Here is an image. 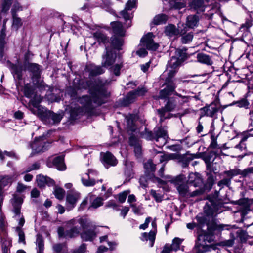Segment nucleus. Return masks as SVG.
Masks as SVG:
<instances>
[{"label":"nucleus","mask_w":253,"mask_h":253,"mask_svg":"<svg viewBox=\"0 0 253 253\" xmlns=\"http://www.w3.org/2000/svg\"><path fill=\"white\" fill-rule=\"evenodd\" d=\"M108 84L109 83L107 81L103 82L100 80L93 85L88 83L84 84V83H82V86H79L77 89L78 90L82 88H86L88 86L91 96H84L80 99V102L82 106L81 108L77 109L76 115L81 113H91L94 107L104 103V98L107 97L109 94L106 91L105 86Z\"/></svg>","instance_id":"f257e3e1"},{"label":"nucleus","mask_w":253,"mask_h":253,"mask_svg":"<svg viewBox=\"0 0 253 253\" xmlns=\"http://www.w3.org/2000/svg\"><path fill=\"white\" fill-rule=\"evenodd\" d=\"M187 58L186 50L177 49L176 50L175 55L171 58L167 66L166 72L168 74V80L171 79L174 76L178 67Z\"/></svg>","instance_id":"f03ea898"},{"label":"nucleus","mask_w":253,"mask_h":253,"mask_svg":"<svg viewBox=\"0 0 253 253\" xmlns=\"http://www.w3.org/2000/svg\"><path fill=\"white\" fill-rule=\"evenodd\" d=\"M232 230L230 233L231 239L227 241V245L231 246L234 243L236 238H239L241 242H245L247 240V235L245 232L243 231L240 228H237L235 225H230L227 224H215L214 225V230L219 231L223 230Z\"/></svg>","instance_id":"7ed1b4c3"},{"label":"nucleus","mask_w":253,"mask_h":253,"mask_svg":"<svg viewBox=\"0 0 253 253\" xmlns=\"http://www.w3.org/2000/svg\"><path fill=\"white\" fill-rule=\"evenodd\" d=\"M213 240V235L205 232L198 236L193 249L194 253H207L212 248L210 243Z\"/></svg>","instance_id":"20e7f679"},{"label":"nucleus","mask_w":253,"mask_h":253,"mask_svg":"<svg viewBox=\"0 0 253 253\" xmlns=\"http://www.w3.org/2000/svg\"><path fill=\"white\" fill-rule=\"evenodd\" d=\"M67 225L71 229L67 231L65 236L73 237L78 235L80 232V227L85 230L90 225V221L86 218H80L78 219H72L68 222Z\"/></svg>","instance_id":"39448f33"},{"label":"nucleus","mask_w":253,"mask_h":253,"mask_svg":"<svg viewBox=\"0 0 253 253\" xmlns=\"http://www.w3.org/2000/svg\"><path fill=\"white\" fill-rule=\"evenodd\" d=\"M111 25L115 35L112 38L111 44L114 49L117 50L121 49V47L123 45L124 41L122 38L117 36H124L125 31L124 30L122 25L119 22H111Z\"/></svg>","instance_id":"423d86ee"},{"label":"nucleus","mask_w":253,"mask_h":253,"mask_svg":"<svg viewBox=\"0 0 253 253\" xmlns=\"http://www.w3.org/2000/svg\"><path fill=\"white\" fill-rule=\"evenodd\" d=\"M49 146V143L44 136H40L35 138L30 145V148L32 149L31 156H32L44 152Z\"/></svg>","instance_id":"0eeeda50"},{"label":"nucleus","mask_w":253,"mask_h":253,"mask_svg":"<svg viewBox=\"0 0 253 253\" xmlns=\"http://www.w3.org/2000/svg\"><path fill=\"white\" fill-rule=\"evenodd\" d=\"M148 134L150 136L147 138L148 139H155L156 141L159 143L157 145L160 147L164 146L167 143L168 138L167 131L166 128L164 127H158L157 130L154 131V135L151 132L148 133Z\"/></svg>","instance_id":"6e6552de"},{"label":"nucleus","mask_w":253,"mask_h":253,"mask_svg":"<svg viewBox=\"0 0 253 253\" xmlns=\"http://www.w3.org/2000/svg\"><path fill=\"white\" fill-rule=\"evenodd\" d=\"M136 5V1L135 0H129L126 4L125 9L120 13L121 16L126 21H129L128 24H126V27H129L131 26L130 20L133 17L132 12H131L133 8H135Z\"/></svg>","instance_id":"1a4fd4ad"},{"label":"nucleus","mask_w":253,"mask_h":253,"mask_svg":"<svg viewBox=\"0 0 253 253\" xmlns=\"http://www.w3.org/2000/svg\"><path fill=\"white\" fill-rule=\"evenodd\" d=\"M187 30V28L183 24H178L177 28L175 25L170 24L165 27L164 32L167 36L171 37L178 34H185Z\"/></svg>","instance_id":"9d476101"},{"label":"nucleus","mask_w":253,"mask_h":253,"mask_svg":"<svg viewBox=\"0 0 253 253\" xmlns=\"http://www.w3.org/2000/svg\"><path fill=\"white\" fill-rule=\"evenodd\" d=\"M154 35L152 33H148L143 37L141 40V45L150 50H156L159 47V44L153 41Z\"/></svg>","instance_id":"9b49d317"},{"label":"nucleus","mask_w":253,"mask_h":253,"mask_svg":"<svg viewBox=\"0 0 253 253\" xmlns=\"http://www.w3.org/2000/svg\"><path fill=\"white\" fill-rule=\"evenodd\" d=\"M106 52L102 56L101 65L104 67H109L115 62L116 54L108 47H106Z\"/></svg>","instance_id":"f8f14e48"},{"label":"nucleus","mask_w":253,"mask_h":253,"mask_svg":"<svg viewBox=\"0 0 253 253\" xmlns=\"http://www.w3.org/2000/svg\"><path fill=\"white\" fill-rule=\"evenodd\" d=\"M151 226L152 229L149 233H142L140 237L141 240L143 241H149L150 247H152L154 245L157 233V224L155 219L152 222Z\"/></svg>","instance_id":"ddd939ff"},{"label":"nucleus","mask_w":253,"mask_h":253,"mask_svg":"<svg viewBox=\"0 0 253 253\" xmlns=\"http://www.w3.org/2000/svg\"><path fill=\"white\" fill-rule=\"evenodd\" d=\"M97 172L92 169L88 170V172L83 174L82 177V183L85 186H92L96 182Z\"/></svg>","instance_id":"4468645a"},{"label":"nucleus","mask_w":253,"mask_h":253,"mask_svg":"<svg viewBox=\"0 0 253 253\" xmlns=\"http://www.w3.org/2000/svg\"><path fill=\"white\" fill-rule=\"evenodd\" d=\"M146 92V89L143 87H139L135 90L130 91L126 97L124 104L127 105L133 102L137 97L144 95Z\"/></svg>","instance_id":"2eb2a0df"},{"label":"nucleus","mask_w":253,"mask_h":253,"mask_svg":"<svg viewBox=\"0 0 253 253\" xmlns=\"http://www.w3.org/2000/svg\"><path fill=\"white\" fill-rule=\"evenodd\" d=\"M191 187L188 186L187 184H180L177 187V189L180 195L186 198L197 196L201 193V192L198 190L191 192Z\"/></svg>","instance_id":"dca6fc26"},{"label":"nucleus","mask_w":253,"mask_h":253,"mask_svg":"<svg viewBox=\"0 0 253 253\" xmlns=\"http://www.w3.org/2000/svg\"><path fill=\"white\" fill-rule=\"evenodd\" d=\"M219 206L212 201H209L204 206V212L207 216H214L222 211L219 210Z\"/></svg>","instance_id":"f3484780"},{"label":"nucleus","mask_w":253,"mask_h":253,"mask_svg":"<svg viewBox=\"0 0 253 253\" xmlns=\"http://www.w3.org/2000/svg\"><path fill=\"white\" fill-rule=\"evenodd\" d=\"M100 159L101 162L105 167H108L110 166H115L117 163L116 159L109 152L101 153Z\"/></svg>","instance_id":"a211bd4d"},{"label":"nucleus","mask_w":253,"mask_h":253,"mask_svg":"<svg viewBox=\"0 0 253 253\" xmlns=\"http://www.w3.org/2000/svg\"><path fill=\"white\" fill-rule=\"evenodd\" d=\"M171 79H169L168 80V78L166 79V82L167 85V86L164 89L161 90L160 92V97L161 98H165L171 95L174 91L176 86L173 83L171 82Z\"/></svg>","instance_id":"6ab92c4d"},{"label":"nucleus","mask_w":253,"mask_h":253,"mask_svg":"<svg viewBox=\"0 0 253 253\" xmlns=\"http://www.w3.org/2000/svg\"><path fill=\"white\" fill-rule=\"evenodd\" d=\"M16 177L17 176L15 174L13 175L0 176V196L1 197L2 196L3 198V196L1 194V191L2 189L11 185L12 182L16 180Z\"/></svg>","instance_id":"aec40b11"},{"label":"nucleus","mask_w":253,"mask_h":253,"mask_svg":"<svg viewBox=\"0 0 253 253\" xmlns=\"http://www.w3.org/2000/svg\"><path fill=\"white\" fill-rule=\"evenodd\" d=\"M30 110L31 112L39 116L42 119L45 120L48 114V111L41 105H38L35 106H31Z\"/></svg>","instance_id":"412c9836"},{"label":"nucleus","mask_w":253,"mask_h":253,"mask_svg":"<svg viewBox=\"0 0 253 253\" xmlns=\"http://www.w3.org/2000/svg\"><path fill=\"white\" fill-rule=\"evenodd\" d=\"M81 234L82 238L85 241H91L96 236L94 226L90 222V225Z\"/></svg>","instance_id":"4be33fe9"},{"label":"nucleus","mask_w":253,"mask_h":253,"mask_svg":"<svg viewBox=\"0 0 253 253\" xmlns=\"http://www.w3.org/2000/svg\"><path fill=\"white\" fill-rule=\"evenodd\" d=\"M79 198L80 194L77 192L68 194L66 197L67 209H72Z\"/></svg>","instance_id":"5701e85b"},{"label":"nucleus","mask_w":253,"mask_h":253,"mask_svg":"<svg viewBox=\"0 0 253 253\" xmlns=\"http://www.w3.org/2000/svg\"><path fill=\"white\" fill-rule=\"evenodd\" d=\"M86 69L89 72L90 76L100 75L105 72L104 69L102 67L92 64L87 65Z\"/></svg>","instance_id":"b1692460"},{"label":"nucleus","mask_w":253,"mask_h":253,"mask_svg":"<svg viewBox=\"0 0 253 253\" xmlns=\"http://www.w3.org/2000/svg\"><path fill=\"white\" fill-rule=\"evenodd\" d=\"M189 5L191 9L196 10L198 13L204 11L206 8L205 4L202 0H192L189 2Z\"/></svg>","instance_id":"393cba45"},{"label":"nucleus","mask_w":253,"mask_h":253,"mask_svg":"<svg viewBox=\"0 0 253 253\" xmlns=\"http://www.w3.org/2000/svg\"><path fill=\"white\" fill-rule=\"evenodd\" d=\"M36 181L38 186L40 188L44 187L46 184L50 185L53 184V181L52 179L42 174L37 176Z\"/></svg>","instance_id":"a878e982"},{"label":"nucleus","mask_w":253,"mask_h":253,"mask_svg":"<svg viewBox=\"0 0 253 253\" xmlns=\"http://www.w3.org/2000/svg\"><path fill=\"white\" fill-rule=\"evenodd\" d=\"M197 60L198 62L208 66L212 65L213 64L211 58L209 55L203 53H199L197 54Z\"/></svg>","instance_id":"bb28decb"},{"label":"nucleus","mask_w":253,"mask_h":253,"mask_svg":"<svg viewBox=\"0 0 253 253\" xmlns=\"http://www.w3.org/2000/svg\"><path fill=\"white\" fill-rule=\"evenodd\" d=\"M62 118V116L60 114H55L49 111L45 121H48L50 124H58L60 122Z\"/></svg>","instance_id":"cd10ccee"},{"label":"nucleus","mask_w":253,"mask_h":253,"mask_svg":"<svg viewBox=\"0 0 253 253\" xmlns=\"http://www.w3.org/2000/svg\"><path fill=\"white\" fill-rule=\"evenodd\" d=\"M137 119V115L133 114H130L126 117L127 128L129 130L134 131L136 130L135 122Z\"/></svg>","instance_id":"c85d7f7f"},{"label":"nucleus","mask_w":253,"mask_h":253,"mask_svg":"<svg viewBox=\"0 0 253 253\" xmlns=\"http://www.w3.org/2000/svg\"><path fill=\"white\" fill-rule=\"evenodd\" d=\"M23 203V199L21 197L14 196L12 200V204L13 206V212L16 216L20 213L21 205Z\"/></svg>","instance_id":"c756f323"},{"label":"nucleus","mask_w":253,"mask_h":253,"mask_svg":"<svg viewBox=\"0 0 253 253\" xmlns=\"http://www.w3.org/2000/svg\"><path fill=\"white\" fill-rule=\"evenodd\" d=\"M53 164L59 170H64L66 169L63 156H57L54 158L53 160Z\"/></svg>","instance_id":"7c9ffc66"},{"label":"nucleus","mask_w":253,"mask_h":253,"mask_svg":"<svg viewBox=\"0 0 253 253\" xmlns=\"http://www.w3.org/2000/svg\"><path fill=\"white\" fill-rule=\"evenodd\" d=\"M199 17L196 15H189L187 17L186 25L189 28H192L198 25Z\"/></svg>","instance_id":"2f4dec72"},{"label":"nucleus","mask_w":253,"mask_h":253,"mask_svg":"<svg viewBox=\"0 0 253 253\" xmlns=\"http://www.w3.org/2000/svg\"><path fill=\"white\" fill-rule=\"evenodd\" d=\"M37 253H43L44 242L42 237L38 234L36 240Z\"/></svg>","instance_id":"473e14b6"},{"label":"nucleus","mask_w":253,"mask_h":253,"mask_svg":"<svg viewBox=\"0 0 253 253\" xmlns=\"http://www.w3.org/2000/svg\"><path fill=\"white\" fill-rule=\"evenodd\" d=\"M168 20V16L164 14H160L156 15L153 20L154 24L158 25L165 24Z\"/></svg>","instance_id":"72a5a7b5"},{"label":"nucleus","mask_w":253,"mask_h":253,"mask_svg":"<svg viewBox=\"0 0 253 253\" xmlns=\"http://www.w3.org/2000/svg\"><path fill=\"white\" fill-rule=\"evenodd\" d=\"M183 239L175 237L173 239L171 245H169L170 249L172 251H176L180 249V245L182 243Z\"/></svg>","instance_id":"f704fd0d"},{"label":"nucleus","mask_w":253,"mask_h":253,"mask_svg":"<svg viewBox=\"0 0 253 253\" xmlns=\"http://www.w3.org/2000/svg\"><path fill=\"white\" fill-rule=\"evenodd\" d=\"M174 106L175 105H174L170 101H168L165 108L158 110V112L160 115L161 118L164 116L165 111H170L174 108Z\"/></svg>","instance_id":"c9c22d12"},{"label":"nucleus","mask_w":253,"mask_h":253,"mask_svg":"<svg viewBox=\"0 0 253 253\" xmlns=\"http://www.w3.org/2000/svg\"><path fill=\"white\" fill-rule=\"evenodd\" d=\"M31 67L33 71V80L35 82L36 80H38L40 76V72L39 66L36 64H32Z\"/></svg>","instance_id":"e433bc0d"},{"label":"nucleus","mask_w":253,"mask_h":253,"mask_svg":"<svg viewBox=\"0 0 253 253\" xmlns=\"http://www.w3.org/2000/svg\"><path fill=\"white\" fill-rule=\"evenodd\" d=\"M103 199L100 197H97L95 198L92 202L91 205L89 207L88 209H91L92 208L97 209L98 207L101 206L103 204Z\"/></svg>","instance_id":"4c0bfd02"},{"label":"nucleus","mask_w":253,"mask_h":253,"mask_svg":"<svg viewBox=\"0 0 253 253\" xmlns=\"http://www.w3.org/2000/svg\"><path fill=\"white\" fill-rule=\"evenodd\" d=\"M66 246L65 244H56L53 246V253H64Z\"/></svg>","instance_id":"58836bf2"},{"label":"nucleus","mask_w":253,"mask_h":253,"mask_svg":"<svg viewBox=\"0 0 253 253\" xmlns=\"http://www.w3.org/2000/svg\"><path fill=\"white\" fill-rule=\"evenodd\" d=\"M94 37L98 40L99 42L105 43L108 41V39L104 34L97 32L94 34Z\"/></svg>","instance_id":"ea45409f"},{"label":"nucleus","mask_w":253,"mask_h":253,"mask_svg":"<svg viewBox=\"0 0 253 253\" xmlns=\"http://www.w3.org/2000/svg\"><path fill=\"white\" fill-rule=\"evenodd\" d=\"M6 20L4 21V23L3 25V28L1 30V33L0 34V49H1L3 48L5 41L4 39L5 37V23H6Z\"/></svg>","instance_id":"a19ab883"},{"label":"nucleus","mask_w":253,"mask_h":253,"mask_svg":"<svg viewBox=\"0 0 253 253\" xmlns=\"http://www.w3.org/2000/svg\"><path fill=\"white\" fill-rule=\"evenodd\" d=\"M16 232L18 233L19 236V242L25 244V234L20 227H16L15 228Z\"/></svg>","instance_id":"79ce46f5"},{"label":"nucleus","mask_w":253,"mask_h":253,"mask_svg":"<svg viewBox=\"0 0 253 253\" xmlns=\"http://www.w3.org/2000/svg\"><path fill=\"white\" fill-rule=\"evenodd\" d=\"M144 167L148 172H153L155 170V165L153 164L152 161L150 160L144 164Z\"/></svg>","instance_id":"37998d69"},{"label":"nucleus","mask_w":253,"mask_h":253,"mask_svg":"<svg viewBox=\"0 0 253 253\" xmlns=\"http://www.w3.org/2000/svg\"><path fill=\"white\" fill-rule=\"evenodd\" d=\"M224 173L227 176L232 178L233 176L240 175V169H236L225 171Z\"/></svg>","instance_id":"c03bdc74"},{"label":"nucleus","mask_w":253,"mask_h":253,"mask_svg":"<svg viewBox=\"0 0 253 253\" xmlns=\"http://www.w3.org/2000/svg\"><path fill=\"white\" fill-rule=\"evenodd\" d=\"M182 35L181 42L184 44H186L191 42L193 38V35L192 33H188L186 35L183 34Z\"/></svg>","instance_id":"a18cd8bd"},{"label":"nucleus","mask_w":253,"mask_h":253,"mask_svg":"<svg viewBox=\"0 0 253 253\" xmlns=\"http://www.w3.org/2000/svg\"><path fill=\"white\" fill-rule=\"evenodd\" d=\"M6 155L7 156H9L11 158L18 159V157L16 156V154L13 152H7L5 151L4 152H3L0 149V159L2 160L4 158L5 156Z\"/></svg>","instance_id":"49530a36"},{"label":"nucleus","mask_w":253,"mask_h":253,"mask_svg":"<svg viewBox=\"0 0 253 253\" xmlns=\"http://www.w3.org/2000/svg\"><path fill=\"white\" fill-rule=\"evenodd\" d=\"M54 195L57 199H62L65 195V191L62 188L57 187L54 190Z\"/></svg>","instance_id":"de8ad7c7"},{"label":"nucleus","mask_w":253,"mask_h":253,"mask_svg":"<svg viewBox=\"0 0 253 253\" xmlns=\"http://www.w3.org/2000/svg\"><path fill=\"white\" fill-rule=\"evenodd\" d=\"M203 111L205 112L207 116L212 117L214 114L216 112V109L215 107L208 106L203 108Z\"/></svg>","instance_id":"09e8293b"},{"label":"nucleus","mask_w":253,"mask_h":253,"mask_svg":"<svg viewBox=\"0 0 253 253\" xmlns=\"http://www.w3.org/2000/svg\"><path fill=\"white\" fill-rule=\"evenodd\" d=\"M23 92L26 97L30 98L32 97L34 90L29 84H27L24 87Z\"/></svg>","instance_id":"8fccbe9b"},{"label":"nucleus","mask_w":253,"mask_h":253,"mask_svg":"<svg viewBox=\"0 0 253 253\" xmlns=\"http://www.w3.org/2000/svg\"><path fill=\"white\" fill-rule=\"evenodd\" d=\"M42 101V97L40 95H35L30 101V107L39 105Z\"/></svg>","instance_id":"3c124183"},{"label":"nucleus","mask_w":253,"mask_h":253,"mask_svg":"<svg viewBox=\"0 0 253 253\" xmlns=\"http://www.w3.org/2000/svg\"><path fill=\"white\" fill-rule=\"evenodd\" d=\"M203 184V180L201 178L200 175L198 173L196 178L194 180L193 182H192L190 185V187H199L201 186Z\"/></svg>","instance_id":"603ef678"},{"label":"nucleus","mask_w":253,"mask_h":253,"mask_svg":"<svg viewBox=\"0 0 253 253\" xmlns=\"http://www.w3.org/2000/svg\"><path fill=\"white\" fill-rule=\"evenodd\" d=\"M3 202L2 196H0V228H2L5 226L4 217L1 212V205Z\"/></svg>","instance_id":"864d4df0"},{"label":"nucleus","mask_w":253,"mask_h":253,"mask_svg":"<svg viewBox=\"0 0 253 253\" xmlns=\"http://www.w3.org/2000/svg\"><path fill=\"white\" fill-rule=\"evenodd\" d=\"M12 17H13V25L16 26L17 28L21 26L22 22L20 18L17 17L15 13H13V10H12Z\"/></svg>","instance_id":"5fc2aeb1"},{"label":"nucleus","mask_w":253,"mask_h":253,"mask_svg":"<svg viewBox=\"0 0 253 253\" xmlns=\"http://www.w3.org/2000/svg\"><path fill=\"white\" fill-rule=\"evenodd\" d=\"M253 174V167L248 168L244 170H240V175L243 177L250 176Z\"/></svg>","instance_id":"6e6d98bb"},{"label":"nucleus","mask_w":253,"mask_h":253,"mask_svg":"<svg viewBox=\"0 0 253 253\" xmlns=\"http://www.w3.org/2000/svg\"><path fill=\"white\" fill-rule=\"evenodd\" d=\"M21 71L22 69L20 67L13 66L12 67V73L14 74V76H16V77L19 79L21 77Z\"/></svg>","instance_id":"4d7b16f0"},{"label":"nucleus","mask_w":253,"mask_h":253,"mask_svg":"<svg viewBox=\"0 0 253 253\" xmlns=\"http://www.w3.org/2000/svg\"><path fill=\"white\" fill-rule=\"evenodd\" d=\"M129 192L130 191L129 190H126L120 193L118 195L119 201L122 203H124L126 201V196Z\"/></svg>","instance_id":"13d9d810"},{"label":"nucleus","mask_w":253,"mask_h":253,"mask_svg":"<svg viewBox=\"0 0 253 253\" xmlns=\"http://www.w3.org/2000/svg\"><path fill=\"white\" fill-rule=\"evenodd\" d=\"M174 158L173 154H166L161 155L160 156V161L163 162L165 161H168L169 160L173 159Z\"/></svg>","instance_id":"bf43d9fd"},{"label":"nucleus","mask_w":253,"mask_h":253,"mask_svg":"<svg viewBox=\"0 0 253 253\" xmlns=\"http://www.w3.org/2000/svg\"><path fill=\"white\" fill-rule=\"evenodd\" d=\"M122 67V65L121 63H117L113 67L112 70L114 74L116 76H119L120 75V71Z\"/></svg>","instance_id":"052dcab7"},{"label":"nucleus","mask_w":253,"mask_h":253,"mask_svg":"<svg viewBox=\"0 0 253 253\" xmlns=\"http://www.w3.org/2000/svg\"><path fill=\"white\" fill-rule=\"evenodd\" d=\"M15 217L16 219L18 221L19 227H22L25 223V220L23 216L21 215V213L20 212L19 214L17 216H16V214H15Z\"/></svg>","instance_id":"680f3d73"},{"label":"nucleus","mask_w":253,"mask_h":253,"mask_svg":"<svg viewBox=\"0 0 253 253\" xmlns=\"http://www.w3.org/2000/svg\"><path fill=\"white\" fill-rule=\"evenodd\" d=\"M105 207L107 208H112L117 210L118 206L114 201H109L106 204Z\"/></svg>","instance_id":"e2e57ef3"},{"label":"nucleus","mask_w":253,"mask_h":253,"mask_svg":"<svg viewBox=\"0 0 253 253\" xmlns=\"http://www.w3.org/2000/svg\"><path fill=\"white\" fill-rule=\"evenodd\" d=\"M230 179L225 178L219 181L218 185L221 187H223L224 185L228 186L230 183Z\"/></svg>","instance_id":"0e129e2a"},{"label":"nucleus","mask_w":253,"mask_h":253,"mask_svg":"<svg viewBox=\"0 0 253 253\" xmlns=\"http://www.w3.org/2000/svg\"><path fill=\"white\" fill-rule=\"evenodd\" d=\"M39 168H40L39 163H35L33 164L31 167H28L25 170V172H30L32 170L38 169Z\"/></svg>","instance_id":"69168bd1"},{"label":"nucleus","mask_w":253,"mask_h":253,"mask_svg":"<svg viewBox=\"0 0 253 253\" xmlns=\"http://www.w3.org/2000/svg\"><path fill=\"white\" fill-rule=\"evenodd\" d=\"M86 246L82 244L77 249L74 251L73 253H84L86 251Z\"/></svg>","instance_id":"338daca9"},{"label":"nucleus","mask_w":253,"mask_h":253,"mask_svg":"<svg viewBox=\"0 0 253 253\" xmlns=\"http://www.w3.org/2000/svg\"><path fill=\"white\" fill-rule=\"evenodd\" d=\"M151 219V218L150 217L146 218L144 223L141 224L139 226V228L143 230L146 229L148 227L149 223L150 222Z\"/></svg>","instance_id":"774afa93"}]
</instances>
